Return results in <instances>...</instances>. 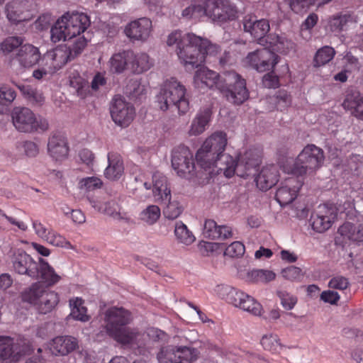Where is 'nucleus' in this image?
I'll use <instances>...</instances> for the list:
<instances>
[{
  "label": "nucleus",
  "mask_w": 363,
  "mask_h": 363,
  "mask_svg": "<svg viewBox=\"0 0 363 363\" xmlns=\"http://www.w3.org/2000/svg\"><path fill=\"white\" fill-rule=\"evenodd\" d=\"M102 185L101 180L95 177H90L82 179L79 182V188L85 191H94L101 188Z\"/></svg>",
  "instance_id": "nucleus-54"
},
{
  "label": "nucleus",
  "mask_w": 363,
  "mask_h": 363,
  "mask_svg": "<svg viewBox=\"0 0 363 363\" xmlns=\"http://www.w3.org/2000/svg\"><path fill=\"white\" fill-rule=\"evenodd\" d=\"M145 92V87L137 80H130L126 86V94L133 98H138Z\"/></svg>",
  "instance_id": "nucleus-57"
},
{
  "label": "nucleus",
  "mask_w": 363,
  "mask_h": 363,
  "mask_svg": "<svg viewBox=\"0 0 363 363\" xmlns=\"http://www.w3.org/2000/svg\"><path fill=\"white\" fill-rule=\"evenodd\" d=\"M278 62L277 55L272 53L267 48H262L248 53L242 63L245 67L263 72L273 69Z\"/></svg>",
  "instance_id": "nucleus-13"
},
{
  "label": "nucleus",
  "mask_w": 363,
  "mask_h": 363,
  "mask_svg": "<svg viewBox=\"0 0 363 363\" xmlns=\"http://www.w3.org/2000/svg\"><path fill=\"white\" fill-rule=\"evenodd\" d=\"M152 31V21L146 17L130 21L124 28L125 35L131 41L145 42L150 38Z\"/></svg>",
  "instance_id": "nucleus-20"
},
{
  "label": "nucleus",
  "mask_w": 363,
  "mask_h": 363,
  "mask_svg": "<svg viewBox=\"0 0 363 363\" xmlns=\"http://www.w3.org/2000/svg\"><path fill=\"white\" fill-rule=\"evenodd\" d=\"M90 25V20L83 13H66L60 18L50 30V39L53 43L61 40H72L67 47L69 55L74 59L79 55L87 45L89 39L84 32Z\"/></svg>",
  "instance_id": "nucleus-3"
},
{
  "label": "nucleus",
  "mask_w": 363,
  "mask_h": 363,
  "mask_svg": "<svg viewBox=\"0 0 363 363\" xmlns=\"http://www.w3.org/2000/svg\"><path fill=\"white\" fill-rule=\"evenodd\" d=\"M78 346L77 340L71 336H58L49 343V349L54 355H67Z\"/></svg>",
  "instance_id": "nucleus-28"
},
{
  "label": "nucleus",
  "mask_w": 363,
  "mask_h": 363,
  "mask_svg": "<svg viewBox=\"0 0 363 363\" xmlns=\"http://www.w3.org/2000/svg\"><path fill=\"white\" fill-rule=\"evenodd\" d=\"M279 173L276 166L264 167L257 176L255 182L257 187L262 191H267L274 186L278 182Z\"/></svg>",
  "instance_id": "nucleus-31"
},
{
  "label": "nucleus",
  "mask_w": 363,
  "mask_h": 363,
  "mask_svg": "<svg viewBox=\"0 0 363 363\" xmlns=\"http://www.w3.org/2000/svg\"><path fill=\"white\" fill-rule=\"evenodd\" d=\"M335 50L330 46H325L319 49L314 58V63L315 66L324 65L329 62L335 56Z\"/></svg>",
  "instance_id": "nucleus-50"
},
{
  "label": "nucleus",
  "mask_w": 363,
  "mask_h": 363,
  "mask_svg": "<svg viewBox=\"0 0 363 363\" xmlns=\"http://www.w3.org/2000/svg\"><path fill=\"white\" fill-rule=\"evenodd\" d=\"M174 233L177 241L186 246L191 245L196 240L193 233L188 228L187 225L181 220L175 223Z\"/></svg>",
  "instance_id": "nucleus-39"
},
{
  "label": "nucleus",
  "mask_w": 363,
  "mask_h": 363,
  "mask_svg": "<svg viewBox=\"0 0 363 363\" xmlns=\"http://www.w3.org/2000/svg\"><path fill=\"white\" fill-rule=\"evenodd\" d=\"M198 354L197 350L193 347L169 345L160 350L157 359L160 363H192Z\"/></svg>",
  "instance_id": "nucleus-12"
},
{
  "label": "nucleus",
  "mask_w": 363,
  "mask_h": 363,
  "mask_svg": "<svg viewBox=\"0 0 363 363\" xmlns=\"http://www.w3.org/2000/svg\"><path fill=\"white\" fill-rule=\"evenodd\" d=\"M227 135L222 131H217L209 135L202 143V147L220 157L219 169L223 170L227 178L235 173L240 177L254 175L261 162V151L257 148H250L240 154L235 161L232 156L224 154L227 145Z\"/></svg>",
  "instance_id": "nucleus-1"
},
{
  "label": "nucleus",
  "mask_w": 363,
  "mask_h": 363,
  "mask_svg": "<svg viewBox=\"0 0 363 363\" xmlns=\"http://www.w3.org/2000/svg\"><path fill=\"white\" fill-rule=\"evenodd\" d=\"M277 106L281 111L291 104V96L284 90L279 91L276 96Z\"/></svg>",
  "instance_id": "nucleus-63"
},
{
  "label": "nucleus",
  "mask_w": 363,
  "mask_h": 363,
  "mask_svg": "<svg viewBox=\"0 0 363 363\" xmlns=\"http://www.w3.org/2000/svg\"><path fill=\"white\" fill-rule=\"evenodd\" d=\"M281 275L284 278L291 280L297 281L303 277L302 271L299 267L290 266L281 271Z\"/></svg>",
  "instance_id": "nucleus-60"
},
{
  "label": "nucleus",
  "mask_w": 363,
  "mask_h": 363,
  "mask_svg": "<svg viewBox=\"0 0 363 363\" xmlns=\"http://www.w3.org/2000/svg\"><path fill=\"white\" fill-rule=\"evenodd\" d=\"M278 296L281 300V306L286 310H291L297 303L296 296L286 291H279Z\"/></svg>",
  "instance_id": "nucleus-56"
},
{
  "label": "nucleus",
  "mask_w": 363,
  "mask_h": 363,
  "mask_svg": "<svg viewBox=\"0 0 363 363\" xmlns=\"http://www.w3.org/2000/svg\"><path fill=\"white\" fill-rule=\"evenodd\" d=\"M195 157L197 164L205 171H208L210 176L223 173V170L219 169L220 157L215 153L200 147Z\"/></svg>",
  "instance_id": "nucleus-22"
},
{
  "label": "nucleus",
  "mask_w": 363,
  "mask_h": 363,
  "mask_svg": "<svg viewBox=\"0 0 363 363\" xmlns=\"http://www.w3.org/2000/svg\"><path fill=\"white\" fill-rule=\"evenodd\" d=\"M160 216V208L156 205H150L140 212V219L148 225H153Z\"/></svg>",
  "instance_id": "nucleus-47"
},
{
  "label": "nucleus",
  "mask_w": 363,
  "mask_h": 363,
  "mask_svg": "<svg viewBox=\"0 0 363 363\" xmlns=\"http://www.w3.org/2000/svg\"><path fill=\"white\" fill-rule=\"evenodd\" d=\"M261 344L264 350L273 353L279 352L283 347L278 335L272 333L264 335L261 339Z\"/></svg>",
  "instance_id": "nucleus-48"
},
{
  "label": "nucleus",
  "mask_w": 363,
  "mask_h": 363,
  "mask_svg": "<svg viewBox=\"0 0 363 363\" xmlns=\"http://www.w3.org/2000/svg\"><path fill=\"white\" fill-rule=\"evenodd\" d=\"M348 279L341 275H337L330 279L328 286L331 289L343 291L349 286Z\"/></svg>",
  "instance_id": "nucleus-61"
},
{
  "label": "nucleus",
  "mask_w": 363,
  "mask_h": 363,
  "mask_svg": "<svg viewBox=\"0 0 363 363\" xmlns=\"http://www.w3.org/2000/svg\"><path fill=\"white\" fill-rule=\"evenodd\" d=\"M60 301L59 294L54 291L45 290L38 304V308L42 313L52 311Z\"/></svg>",
  "instance_id": "nucleus-38"
},
{
  "label": "nucleus",
  "mask_w": 363,
  "mask_h": 363,
  "mask_svg": "<svg viewBox=\"0 0 363 363\" xmlns=\"http://www.w3.org/2000/svg\"><path fill=\"white\" fill-rule=\"evenodd\" d=\"M243 27L245 32L250 35L259 44H263L265 40V35L269 32L270 26L269 23L266 19L257 20L254 16H246L243 19Z\"/></svg>",
  "instance_id": "nucleus-24"
},
{
  "label": "nucleus",
  "mask_w": 363,
  "mask_h": 363,
  "mask_svg": "<svg viewBox=\"0 0 363 363\" xmlns=\"http://www.w3.org/2000/svg\"><path fill=\"white\" fill-rule=\"evenodd\" d=\"M11 118L15 128L21 133H40L49 129L48 120L42 116H36L28 108H15Z\"/></svg>",
  "instance_id": "nucleus-11"
},
{
  "label": "nucleus",
  "mask_w": 363,
  "mask_h": 363,
  "mask_svg": "<svg viewBox=\"0 0 363 363\" xmlns=\"http://www.w3.org/2000/svg\"><path fill=\"white\" fill-rule=\"evenodd\" d=\"M172 166L177 174L182 177H187L195 168L193 154L184 146L178 147L172 152Z\"/></svg>",
  "instance_id": "nucleus-17"
},
{
  "label": "nucleus",
  "mask_w": 363,
  "mask_h": 363,
  "mask_svg": "<svg viewBox=\"0 0 363 363\" xmlns=\"http://www.w3.org/2000/svg\"><path fill=\"white\" fill-rule=\"evenodd\" d=\"M48 152L57 161L65 159L69 152L66 138L61 134L52 135L48 139Z\"/></svg>",
  "instance_id": "nucleus-27"
},
{
  "label": "nucleus",
  "mask_w": 363,
  "mask_h": 363,
  "mask_svg": "<svg viewBox=\"0 0 363 363\" xmlns=\"http://www.w3.org/2000/svg\"><path fill=\"white\" fill-rule=\"evenodd\" d=\"M16 92L11 88L7 86L0 87V104L4 106H8L16 99Z\"/></svg>",
  "instance_id": "nucleus-59"
},
{
  "label": "nucleus",
  "mask_w": 363,
  "mask_h": 363,
  "mask_svg": "<svg viewBox=\"0 0 363 363\" xmlns=\"http://www.w3.org/2000/svg\"><path fill=\"white\" fill-rule=\"evenodd\" d=\"M44 289L38 283L33 284L29 288L23 291L22 300L30 304L38 306Z\"/></svg>",
  "instance_id": "nucleus-45"
},
{
  "label": "nucleus",
  "mask_w": 363,
  "mask_h": 363,
  "mask_svg": "<svg viewBox=\"0 0 363 363\" xmlns=\"http://www.w3.org/2000/svg\"><path fill=\"white\" fill-rule=\"evenodd\" d=\"M129 50L114 53L108 60L110 71L113 73L121 74L129 69Z\"/></svg>",
  "instance_id": "nucleus-37"
},
{
  "label": "nucleus",
  "mask_w": 363,
  "mask_h": 363,
  "mask_svg": "<svg viewBox=\"0 0 363 363\" xmlns=\"http://www.w3.org/2000/svg\"><path fill=\"white\" fill-rule=\"evenodd\" d=\"M69 53V51L67 45L57 47L52 50L47 52L43 55V62L51 69L50 72L55 73L61 69L68 61L72 60Z\"/></svg>",
  "instance_id": "nucleus-23"
},
{
  "label": "nucleus",
  "mask_w": 363,
  "mask_h": 363,
  "mask_svg": "<svg viewBox=\"0 0 363 363\" xmlns=\"http://www.w3.org/2000/svg\"><path fill=\"white\" fill-rule=\"evenodd\" d=\"M302 185L303 180L299 176L291 174L281 182L275 195L276 200L281 206L291 203L296 198Z\"/></svg>",
  "instance_id": "nucleus-18"
},
{
  "label": "nucleus",
  "mask_w": 363,
  "mask_h": 363,
  "mask_svg": "<svg viewBox=\"0 0 363 363\" xmlns=\"http://www.w3.org/2000/svg\"><path fill=\"white\" fill-rule=\"evenodd\" d=\"M167 205L163 209L164 216L169 220L177 218L183 211V207L177 201H167Z\"/></svg>",
  "instance_id": "nucleus-51"
},
{
  "label": "nucleus",
  "mask_w": 363,
  "mask_h": 363,
  "mask_svg": "<svg viewBox=\"0 0 363 363\" xmlns=\"http://www.w3.org/2000/svg\"><path fill=\"white\" fill-rule=\"evenodd\" d=\"M45 241L55 247L74 249L72 244L63 235L52 228Z\"/></svg>",
  "instance_id": "nucleus-49"
},
{
  "label": "nucleus",
  "mask_w": 363,
  "mask_h": 363,
  "mask_svg": "<svg viewBox=\"0 0 363 363\" xmlns=\"http://www.w3.org/2000/svg\"><path fill=\"white\" fill-rule=\"evenodd\" d=\"M33 0H14L6 5V17L14 23L28 21L33 16Z\"/></svg>",
  "instance_id": "nucleus-19"
},
{
  "label": "nucleus",
  "mask_w": 363,
  "mask_h": 363,
  "mask_svg": "<svg viewBox=\"0 0 363 363\" xmlns=\"http://www.w3.org/2000/svg\"><path fill=\"white\" fill-rule=\"evenodd\" d=\"M345 206L347 207H344V211H342L332 203L319 205L311 218V226L313 230L318 233H323L328 230L337 218L339 212H345V216L350 219L356 217L357 212L354 207V204L348 201L345 203Z\"/></svg>",
  "instance_id": "nucleus-9"
},
{
  "label": "nucleus",
  "mask_w": 363,
  "mask_h": 363,
  "mask_svg": "<svg viewBox=\"0 0 363 363\" xmlns=\"http://www.w3.org/2000/svg\"><path fill=\"white\" fill-rule=\"evenodd\" d=\"M30 350V345L23 340L14 342L10 337L0 335V359L17 362Z\"/></svg>",
  "instance_id": "nucleus-15"
},
{
  "label": "nucleus",
  "mask_w": 363,
  "mask_h": 363,
  "mask_svg": "<svg viewBox=\"0 0 363 363\" xmlns=\"http://www.w3.org/2000/svg\"><path fill=\"white\" fill-rule=\"evenodd\" d=\"M214 291L220 298L228 303L252 315L260 316L263 313L262 305L255 298L242 291L228 285H218Z\"/></svg>",
  "instance_id": "nucleus-10"
},
{
  "label": "nucleus",
  "mask_w": 363,
  "mask_h": 363,
  "mask_svg": "<svg viewBox=\"0 0 363 363\" xmlns=\"http://www.w3.org/2000/svg\"><path fill=\"white\" fill-rule=\"evenodd\" d=\"M91 206L97 211L106 214L116 219L122 218L120 215V208L117 203L113 200L105 201L102 199H89Z\"/></svg>",
  "instance_id": "nucleus-35"
},
{
  "label": "nucleus",
  "mask_w": 363,
  "mask_h": 363,
  "mask_svg": "<svg viewBox=\"0 0 363 363\" xmlns=\"http://www.w3.org/2000/svg\"><path fill=\"white\" fill-rule=\"evenodd\" d=\"M342 106L345 110L350 111L354 117L363 121V96L359 92L348 94L342 103Z\"/></svg>",
  "instance_id": "nucleus-34"
},
{
  "label": "nucleus",
  "mask_w": 363,
  "mask_h": 363,
  "mask_svg": "<svg viewBox=\"0 0 363 363\" xmlns=\"http://www.w3.org/2000/svg\"><path fill=\"white\" fill-rule=\"evenodd\" d=\"M108 165L104 170V176L109 180H117L123 174L124 167L121 157L114 153L108 154Z\"/></svg>",
  "instance_id": "nucleus-36"
},
{
  "label": "nucleus",
  "mask_w": 363,
  "mask_h": 363,
  "mask_svg": "<svg viewBox=\"0 0 363 363\" xmlns=\"http://www.w3.org/2000/svg\"><path fill=\"white\" fill-rule=\"evenodd\" d=\"M219 228L220 225H218L213 220H206L203 228V235L208 238L217 239L219 235L218 233Z\"/></svg>",
  "instance_id": "nucleus-55"
},
{
  "label": "nucleus",
  "mask_w": 363,
  "mask_h": 363,
  "mask_svg": "<svg viewBox=\"0 0 363 363\" xmlns=\"http://www.w3.org/2000/svg\"><path fill=\"white\" fill-rule=\"evenodd\" d=\"M152 194L156 202L166 203L171 199V191L167 178L160 172L152 175Z\"/></svg>",
  "instance_id": "nucleus-29"
},
{
  "label": "nucleus",
  "mask_w": 363,
  "mask_h": 363,
  "mask_svg": "<svg viewBox=\"0 0 363 363\" xmlns=\"http://www.w3.org/2000/svg\"><path fill=\"white\" fill-rule=\"evenodd\" d=\"M129 69L134 74H142L149 70L153 65V61L144 52H134L129 50Z\"/></svg>",
  "instance_id": "nucleus-30"
},
{
  "label": "nucleus",
  "mask_w": 363,
  "mask_h": 363,
  "mask_svg": "<svg viewBox=\"0 0 363 363\" xmlns=\"http://www.w3.org/2000/svg\"><path fill=\"white\" fill-rule=\"evenodd\" d=\"M245 252V245L240 241H235L225 248L224 255L232 258H239L244 255Z\"/></svg>",
  "instance_id": "nucleus-53"
},
{
  "label": "nucleus",
  "mask_w": 363,
  "mask_h": 363,
  "mask_svg": "<svg viewBox=\"0 0 363 363\" xmlns=\"http://www.w3.org/2000/svg\"><path fill=\"white\" fill-rule=\"evenodd\" d=\"M291 9L296 13L303 12L311 6L323 4L330 2L331 0H289Z\"/></svg>",
  "instance_id": "nucleus-46"
},
{
  "label": "nucleus",
  "mask_w": 363,
  "mask_h": 363,
  "mask_svg": "<svg viewBox=\"0 0 363 363\" xmlns=\"http://www.w3.org/2000/svg\"><path fill=\"white\" fill-rule=\"evenodd\" d=\"M13 270L18 274L26 275L32 279L38 277V262L23 250H17L14 252L12 259Z\"/></svg>",
  "instance_id": "nucleus-21"
},
{
  "label": "nucleus",
  "mask_w": 363,
  "mask_h": 363,
  "mask_svg": "<svg viewBox=\"0 0 363 363\" xmlns=\"http://www.w3.org/2000/svg\"><path fill=\"white\" fill-rule=\"evenodd\" d=\"M354 21L350 14L333 16L328 21V28L333 33H339L347 28L349 23Z\"/></svg>",
  "instance_id": "nucleus-42"
},
{
  "label": "nucleus",
  "mask_w": 363,
  "mask_h": 363,
  "mask_svg": "<svg viewBox=\"0 0 363 363\" xmlns=\"http://www.w3.org/2000/svg\"><path fill=\"white\" fill-rule=\"evenodd\" d=\"M131 320L130 313L122 307H111L107 309L104 318L106 333L123 345L140 344L138 340V337L140 335L138 330L125 327Z\"/></svg>",
  "instance_id": "nucleus-5"
},
{
  "label": "nucleus",
  "mask_w": 363,
  "mask_h": 363,
  "mask_svg": "<svg viewBox=\"0 0 363 363\" xmlns=\"http://www.w3.org/2000/svg\"><path fill=\"white\" fill-rule=\"evenodd\" d=\"M69 84L77 92L80 98H85L90 93V87L87 81H86L79 74H72L69 77Z\"/></svg>",
  "instance_id": "nucleus-44"
},
{
  "label": "nucleus",
  "mask_w": 363,
  "mask_h": 363,
  "mask_svg": "<svg viewBox=\"0 0 363 363\" xmlns=\"http://www.w3.org/2000/svg\"><path fill=\"white\" fill-rule=\"evenodd\" d=\"M194 85L201 91L216 87L225 96L228 101L238 105L249 98L245 80L234 71L226 72L220 76L213 70L201 67L195 72Z\"/></svg>",
  "instance_id": "nucleus-2"
},
{
  "label": "nucleus",
  "mask_w": 363,
  "mask_h": 363,
  "mask_svg": "<svg viewBox=\"0 0 363 363\" xmlns=\"http://www.w3.org/2000/svg\"><path fill=\"white\" fill-rule=\"evenodd\" d=\"M182 16L195 21L206 17L215 23L223 25L235 20L238 11L225 0H192L191 4L182 11Z\"/></svg>",
  "instance_id": "nucleus-4"
},
{
  "label": "nucleus",
  "mask_w": 363,
  "mask_h": 363,
  "mask_svg": "<svg viewBox=\"0 0 363 363\" xmlns=\"http://www.w3.org/2000/svg\"><path fill=\"white\" fill-rule=\"evenodd\" d=\"M32 226L36 235L45 240L50 233V228L49 229L46 228L40 221L38 220H32Z\"/></svg>",
  "instance_id": "nucleus-64"
},
{
  "label": "nucleus",
  "mask_w": 363,
  "mask_h": 363,
  "mask_svg": "<svg viewBox=\"0 0 363 363\" xmlns=\"http://www.w3.org/2000/svg\"><path fill=\"white\" fill-rule=\"evenodd\" d=\"M202 41L201 36L193 33H184L177 30L167 35V45L175 49L180 62L188 67L201 62L202 55L195 48L202 44Z\"/></svg>",
  "instance_id": "nucleus-8"
},
{
  "label": "nucleus",
  "mask_w": 363,
  "mask_h": 363,
  "mask_svg": "<svg viewBox=\"0 0 363 363\" xmlns=\"http://www.w3.org/2000/svg\"><path fill=\"white\" fill-rule=\"evenodd\" d=\"M110 113L114 123L121 127L128 126L135 116L133 104L126 101L121 96H116L110 106Z\"/></svg>",
  "instance_id": "nucleus-14"
},
{
  "label": "nucleus",
  "mask_w": 363,
  "mask_h": 363,
  "mask_svg": "<svg viewBox=\"0 0 363 363\" xmlns=\"http://www.w3.org/2000/svg\"><path fill=\"white\" fill-rule=\"evenodd\" d=\"M318 21V15L312 13L308 16L301 26V33L303 38H308L311 36V30L316 25Z\"/></svg>",
  "instance_id": "nucleus-52"
},
{
  "label": "nucleus",
  "mask_w": 363,
  "mask_h": 363,
  "mask_svg": "<svg viewBox=\"0 0 363 363\" xmlns=\"http://www.w3.org/2000/svg\"><path fill=\"white\" fill-rule=\"evenodd\" d=\"M201 39L203 40L202 44L196 45L195 48L202 55L203 59L201 62L191 64L192 68L198 67L204 63L208 56L216 55L220 52V47L218 45L211 43L206 38L201 37Z\"/></svg>",
  "instance_id": "nucleus-41"
},
{
  "label": "nucleus",
  "mask_w": 363,
  "mask_h": 363,
  "mask_svg": "<svg viewBox=\"0 0 363 363\" xmlns=\"http://www.w3.org/2000/svg\"><path fill=\"white\" fill-rule=\"evenodd\" d=\"M264 43L268 49L272 53L279 52L286 55L295 48L294 43L288 39L284 35H278L271 33L268 35L264 40Z\"/></svg>",
  "instance_id": "nucleus-25"
},
{
  "label": "nucleus",
  "mask_w": 363,
  "mask_h": 363,
  "mask_svg": "<svg viewBox=\"0 0 363 363\" xmlns=\"http://www.w3.org/2000/svg\"><path fill=\"white\" fill-rule=\"evenodd\" d=\"M23 43V39L20 37H9L5 39L1 44V49L4 52L9 53L19 47Z\"/></svg>",
  "instance_id": "nucleus-58"
},
{
  "label": "nucleus",
  "mask_w": 363,
  "mask_h": 363,
  "mask_svg": "<svg viewBox=\"0 0 363 363\" xmlns=\"http://www.w3.org/2000/svg\"><path fill=\"white\" fill-rule=\"evenodd\" d=\"M186 92L185 86L175 78L167 79L156 96L157 106L163 111L174 107L179 115H185L190 108Z\"/></svg>",
  "instance_id": "nucleus-6"
},
{
  "label": "nucleus",
  "mask_w": 363,
  "mask_h": 363,
  "mask_svg": "<svg viewBox=\"0 0 363 363\" xmlns=\"http://www.w3.org/2000/svg\"><path fill=\"white\" fill-rule=\"evenodd\" d=\"M40 58L38 48L31 44L22 45L17 54L16 59L23 67H30L35 65Z\"/></svg>",
  "instance_id": "nucleus-32"
},
{
  "label": "nucleus",
  "mask_w": 363,
  "mask_h": 363,
  "mask_svg": "<svg viewBox=\"0 0 363 363\" xmlns=\"http://www.w3.org/2000/svg\"><path fill=\"white\" fill-rule=\"evenodd\" d=\"M325 156L321 148L308 145L298 154L296 160H286L281 166L282 170L299 177L313 174L323 164Z\"/></svg>",
  "instance_id": "nucleus-7"
},
{
  "label": "nucleus",
  "mask_w": 363,
  "mask_h": 363,
  "mask_svg": "<svg viewBox=\"0 0 363 363\" xmlns=\"http://www.w3.org/2000/svg\"><path fill=\"white\" fill-rule=\"evenodd\" d=\"M83 300L79 298H75L69 300V306L71 308L70 316L74 320L82 322H86L89 320V316L86 314V308L83 305Z\"/></svg>",
  "instance_id": "nucleus-43"
},
{
  "label": "nucleus",
  "mask_w": 363,
  "mask_h": 363,
  "mask_svg": "<svg viewBox=\"0 0 363 363\" xmlns=\"http://www.w3.org/2000/svg\"><path fill=\"white\" fill-rule=\"evenodd\" d=\"M38 277L33 279H40L47 286H53L61 279V277L55 272L53 267L42 258L38 260Z\"/></svg>",
  "instance_id": "nucleus-33"
},
{
  "label": "nucleus",
  "mask_w": 363,
  "mask_h": 363,
  "mask_svg": "<svg viewBox=\"0 0 363 363\" xmlns=\"http://www.w3.org/2000/svg\"><path fill=\"white\" fill-rule=\"evenodd\" d=\"M138 333L140 335L138 337V340H140V343H141V345L140 344L138 345L137 343H133V344L128 345V346H130V347L137 346L138 347H141L145 346L146 337H147V345L150 342H155L164 340L167 337V335L164 332H163L162 330H161L158 328H148L146 330L145 333L142 334L139 332H138Z\"/></svg>",
  "instance_id": "nucleus-40"
},
{
  "label": "nucleus",
  "mask_w": 363,
  "mask_h": 363,
  "mask_svg": "<svg viewBox=\"0 0 363 363\" xmlns=\"http://www.w3.org/2000/svg\"><path fill=\"white\" fill-rule=\"evenodd\" d=\"M21 148L24 154L29 157H36L39 153V148L38 145L30 140H26L22 143Z\"/></svg>",
  "instance_id": "nucleus-62"
},
{
  "label": "nucleus",
  "mask_w": 363,
  "mask_h": 363,
  "mask_svg": "<svg viewBox=\"0 0 363 363\" xmlns=\"http://www.w3.org/2000/svg\"><path fill=\"white\" fill-rule=\"evenodd\" d=\"M211 115V108L200 109L191 122L187 132L188 135L189 136H198L204 133L209 126Z\"/></svg>",
  "instance_id": "nucleus-26"
},
{
  "label": "nucleus",
  "mask_w": 363,
  "mask_h": 363,
  "mask_svg": "<svg viewBox=\"0 0 363 363\" xmlns=\"http://www.w3.org/2000/svg\"><path fill=\"white\" fill-rule=\"evenodd\" d=\"M335 242L345 245L363 243V218L357 223L345 222L337 229Z\"/></svg>",
  "instance_id": "nucleus-16"
}]
</instances>
